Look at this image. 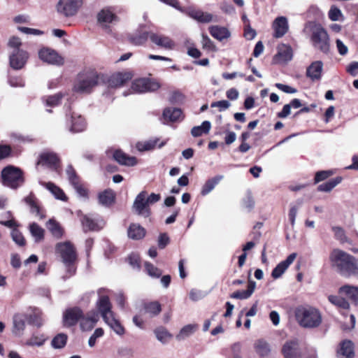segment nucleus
<instances>
[{"instance_id": "54", "label": "nucleus", "mask_w": 358, "mask_h": 358, "mask_svg": "<svg viewBox=\"0 0 358 358\" xmlns=\"http://www.w3.org/2000/svg\"><path fill=\"white\" fill-rule=\"evenodd\" d=\"M66 173L67 174L69 181L72 186L77 185V183L80 182L79 178L76 175V173L71 165H69L67 166Z\"/></svg>"}, {"instance_id": "9", "label": "nucleus", "mask_w": 358, "mask_h": 358, "mask_svg": "<svg viewBox=\"0 0 358 358\" xmlns=\"http://www.w3.org/2000/svg\"><path fill=\"white\" fill-rule=\"evenodd\" d=\"M160 84L152 79L138 78L132 83L131 89L137 93L151 92L157 90Z\"/></svg>"}, {"instance_id": "55", "label": "nucleus", "mask_w": 358, "mask_h": 358, "mask_svg": "<svg viewBox=\"0 0 358 358\" xmlns=\"http://www.w3.org/2000/svg\"><path fill=\"white\" fill-rule=\"evenodd\" d=\"M332 231H334V236L337 240L341 243L347 242V237L343 228L339 227H333Z\"/></svg>"}, {"instance_id": "62", "label": "nucleus", "mask_w": 358, "mask_h": 358, "mask_svg": "<svg viewBox=\"0 0 358 358\" xmlns=\"http://www.w3.org/2000/svg\"><path fill=\"white\" fill-rule=\"evenodd\" d=\"M220 9L224 13L227 15L236 14V9L234 6L232 4L226 1L221 3Z\"/></svg>"}, {"instance_id": "49", "label": "nucleus", "mask_w": 358, "mask_h": 358, "mask_svg": "<svg viewBox=\"0 0 358 358\" xmlns=\"http://www.w3.org/2000/svg\"><path fill=\"white\" fill-rule=\"evenodd\" d=\"M328 299L330 303L343 309H348L350 307L349 303L341 296L329 295Z\"/></svg>"}, {"instance_id": "27", "label": "nucleus", "mask_w": 358, "mask_h": 358, "mask_svg": "<svg viewBox=\"0 0 358 358\" xmlns=\"http://www.w3.org/2000/svg\"><path fill=\"white\" fill-rule=\"evenodd\" d=\"M354 344L352 341L345 340L340 344L337 352L338 358H354Z\"/></svg>"}, {"instance_id": "60", "label": "nucleus", "mask_w": 358, "mask_h": 358, "mask_svg": "<svg viewBox=\"0 0 358 358\" xmlns=\"http://www.w3.org/2000/svg\"><path fill=\"white\" fill-rule=\"evenodd\" d=\"M328 15L329 19L332 21H338L342 16V13L338 8L336 6H331L329 11Z\"/></svg>"}, {"instance_id": "48", "label": "nucleus", "mask_w": 358, "mask_h": 358, "mask_svg": "<svg viewBox=\"0 0 358 358\" xmlns=\"http://www.w3.org/2000/svg\"><path fill=\"white\" fill-rule=\"evenodd\" d=\"M64 94L59 92L52 96H48L43 98V101L46 106L54 107L59 104Z\"/></svg>"}, {"instance_id": "26", "label": "nucleus", "mask_w": 358, "mask_h": 358, "mask_svg": "<svg viewBox=\"0 0 358 358\" xmlns=\"http://www.w3.org/2000/svg\"><path fill=\"white\" fill-rule=\"evenodd\" d=\"M26 328V319L23 315L15 314L13 318V334L16 336H22Z\"/></svg>"}, {"instance_id": "40", "label": "nucleus", "mask_w": 358, "mask_h": 358, "mask_svg": "<svg viewBox=\"0 0 358 358\" xmlns=\"http://www.w3.org/2000/svg\"><path fill=\"white\" fill-rule=\"evenodd\" d=\"M182 116V110L176 108H168L163 112L164 120L170 122H176L180 120Z\"/></svg>"}, {"instance_id": "50", "label": "nucleus", "mask_w": 358, "mask_h": 358, "mask_svg": "<svg viewBox=\"0 0 358 358\" xmlns=\"http://www.w3.org/2000/svg\"><path fill=\"white\" fill-rule=\"evenodd\" d=\"M29 322L38 328L42 327L44 322L42 312L38 309L35 310L30 315Z\"/></svg>"}, {"instance_id": "23", "label": "nucleus", "mask_w": 358, "mask_h": 358, "mask_svg": "<svg viewBox=\"0 0 358 358\" xmlns=\"http://www.w3.org/2000/svg\"><path fill=\"white\" fill-rule=\"evenodd\" d=\"M99 320V313L95 310H91L87 313L86 316L83 317L80 319V326L82 330L89 331L91 330Z\"/></svg>"}, {"instance_id": "51", "label": "nucleus", "mask_w": 358, "mask_h": 358, "mask_svg": "<svg viewBox=\"0 0 358 358\" xmlns=\"http://www.w3.org/2000/svg\"><path fill=\"white\" fill-rule=\"evenodd\" d=\"M158 139L149 140L145 142H139L136 144L138 150L141 152L150 150L157 146Z\"/></svg>"}, {"instance_id": "39", "label": "nucleus", "mask_w": 358, "mask_h": 358, "mask_svg": "<svg viewBox=\"0 0 358 358\" xmlns=\"http://www.w3.org/2000/svg\"><path fill=\"white\" fill-rule=\"evenodd\" d=\"M198 329V325L194 324H189L184 326L176 335V338L180 341L185 340L192 336Z\"/></svg>"}, {"instance_id": "11", "label": "nucleus", "mask_w": 358, "mask_h": 358, "mask_svg": "<svg viewBox=\"0 0 358 358\" xmlns=\"http://www.w3.org/2000/svg\"><path fill=\"white\" fill-rule=\"evenodd\" d=\"M39 58L44 62L52 65L61 66L64 59L55 50L50 48H43L38 52Z\"/></svg>"}, {"instance_id": "24", "label": "nucleus", "mask_w": 358, "mask_h": 358, "mask_svg": "<svg viewBox=\"0 0 358 358\" xmlns=\"http://www.w3.org/2000/svg\"><path fill=\"white\" fill-rule=\"evenodd\" d=\"M272 27L274 31L273 36L275 38L282 37L289 29L287 19L283 16L276 17L273 22Z\"/></svg>"}, {"instance_id": "63", "label": "nucleus", "mask_w": 358, "mask_h": 358, "mask_svg": "<svg viewBox=\"0 0 358 358\" xmlns=\"http://www.w3.org/2000/svg\"><path fill=\"white\" fill-rule=\"evenodd\" d=\"M201 43L203 48H204V49L209 50H212L215 49V45H214L213 42L211 41V39L207 35H205V34L202 35V38H201Z\"/></svg>"}, {"instance_id": "5", "label": "nucleus", "mask_w": 358, "mask_h": 358, "mask_svg": "<svg viewBox=\"0 0 358 358\" xmlns=\"http://www.w3.org/2000/svg\"><path fill=\"white\" fill-rule=\"evenodd\" d=\"M310 31V42L313 47L324 54H328L330 50L329 37L324 28L320 24H314Z\"/></svg>"}, {"instance_id": "35", "label": "nucleus", "mask_w": 358, "mask_h": 358, "mask_svg": "<svg viewBox=\"0 0 358 358\" xmlns=\"http://www.w3.org/2000/svg\"><path fill=\"white\" fill-rule=\"evenodd\" d=\"M41 185L48 189L57 199L62 201H66L67 199V197L66 196L63 190L55 185L54 183L51 182H41Z\"/></svg>"}, {"instance_id": "6", "label": "nucleus", "mask_w": 358, "mask_h": 358, "mask_svg": "<svg viewBox=\"0 0 358 358\" xmlns=\"http://www.w3.org/2000/svg\"><path fill=\"white\" fill-rule=\"evenodd\" d=\"M3 185L16 189L24 183L23 173L21 169L13 166L5 167L1 171Z\"/></svg>"}, {"instance_id": "17", "label": "nucleus", "mask_w": 358, "mask_h": 358, "mask_svg": "<svg viewBox=\"0 0 358 358\" xmlns=\"http://www.w3.org/2000/svg\"><path fill=\"white\" fill-rule=\"evenodd\" d=\"M133 77L130 71L118 72L113 74L108 79V83L110 87L116 88L123 86Z\"/></svg>"}, {"instance_id": "52", "label": "nucleus", "mask_w": 358, "mask_h": 358, "mask_svg": "<svg viewBox=\"0 0 358 358\" xmlns=\"http://www.w3.org/2000/svg\"><path fill=\"white\" fill-rule=\"evenodd\" d=\"M256 352L260 356H266L270 352V348L268 344L264 341L259 340L255 344Z\"/></svg>"}, {"instance_id": "10", "label": "nucleus", "mask_w": 358, "mask_h": 358, "mask_svg": "<svg viewBox=\"0 0 358 358\" xmlns=\"http://www.w3.org/2000/svg\"><path fill=\"white\" fill-rule=\"evenodd\" d=\"M82 5L83 0H59L57 10L64 16H73L77 13Z\"/></svg>"}, {"instance_id": "43", "label": "nucleus", "mask_w": 358, "mask_h": 358, "mask_svg": "<svg viewBox=\"0 0 358 358\" xmlns=\"http://www.w3.org/2000/svg\"><path fill=\"white\" fill-rule=\"evenodd\" d=\"M342 181V178L340 176L336 177L334 178H332L329 180V181L320 184L317 187V190L319 192H331L336 185L340 184Z\"/></svg>"}, {"instance_id": "3", "label": "nucleus", "mask_w": 358, "mask_h": 358, "mask_svg": "<svg viewBox=\"0 0 358 358\" xmlns=\"http://www.w3.org/2000/svg\"><path fill=\"white\" fill-rule=\"evenodd\" d=\"M56 252L59 255L66 268V273L62 275L64 280L74 275L76 272L75 262L77 255L73 245L69 241L58 243L55 247Z\"/></svg>"}, {"instance_id": "64", "label": "nucleus", "mask_w": 358, "mask_h": 358, "mask_svg": "<svg viewBox=\"0 0 358 358\" xmlns=\"http://www.w3.org/2000/svg\"><path fill=\"white\" fill-rule=\"evenodd\" d=\"M128 261L129 264L136 269L140 268V257L138 255L132 253L128 257Z\"/></svg>"}, {"instance_id": "41", "label": "nucleus", "mask_w": 358, "mask_h": 358, "mask_svg": "<svg viewBox=\"0 0 358 358\" xmlns=\"http://www.w3.org/2000/svg\"><path fill=\"white\" fill-rule=\"evenodd\" d=\"M148 37H150V33L144 31L131 35L129 40L133 45H141L147 41Z\"/></svg>"}, {"instance_id": "44", "label": "nucleus", "mask_w": 358, "mask_h": 358, "mask_svg": "<svg viewBox=\"0 0 358 358\" xmlns=\"http://www.w3.org/2000/svg\"><path fill=\"white\" fill-rule=\"evenodd\" d=\"M211 128V124L209 121H204L201 125L192 127L191 134L194 137L201 136L203 134H208Z\"/></svg>"}, {"instance_id": "31", "label": "nucleus", "mask_w": 358, "mask_h": 358, "mask_svg": "<svg viewBox=\"0 0 358 358\" xmlns=\"http://www.w3.org/2000/svg\"><path fill=\"white\" fill-rule=\"evenodd\" d=\"M292 58V50L289 45L280 44L278 46V53L275 57L280 62H287Z\"/></svg>"}, {"instance_id": "8", "label": "nucleus", "mask_w": 358, "mask_h": 358, "mask_svg": "<svg viewBox=\"0 0 358 358\" xmlns=\"http://www.w3.org/2000/svg\"><path fill=\"white\" fill-rule=\"evenodd\" d=\"M118 21V17L115 15V8L113 7H105L97 13L98 24L106 31L110 32V24Z\"/></svg>"}, {"instance_id": "59", "label": "nucleus", "mask_w": 358, "mask_h": 358, "mask_svg": "<svg viewBox=\"0 0 358 358\" xmlns=\"http://www.w3.org/2000/svg\"><path fill=\"white\" fill-rule=\"evenodd\" d=\"M11 236L18 245L22 246L25 244L24 238L22 234L17 229H14L11 232Z\"/></svg>"}, {"instance_id": "29", "label": "nucleus", "mask_w": 358, "mask_h": 358, "mask_svg": "<svg viewBox=\"0 0 358 358\" xmlns=\"http://www.w3.org/2000/svg\"><path fill=\"white\" fill-rule=\"evenodd\" d=\"M208 30L210 35L220 41L227 39L231 36L229 30L224 27L213 25L208 28Z\"/></svg>"}, {"instance_id": "47", "label": "nucleus", "mask_w": 358, "mask_h": 358, "mask_svg": "<svg viewBox=\"0 0 358 358\" xmlns=\"http://www.w3.org/2000/svg\"><path fill=\"white\" fill-rule=\"evenodd\" d=\"M67 338L66 334L63 333L58 334L52 338L51 345L55 349L63 348L66 344Z\"/></svg>"}, {"instance_id": "58", "label": "nucleus", "mask_w": 358, "mask_h": 358, "mask_svg": "<svg viewBox=\"0 0 358 358\" xmlns=\"http://www.w3.org/2000/svg\"><path fill=\"white\" fill-rule=\"evenodd\" d=\"M103 335V330L101 328H97L94 331L93 334L90 337L88 344L90 347L92 348L95 345L96 339Z\"/></svg>"}, {"instance_id": "61", "label": "nucleus", "mask_w": 358, "mask_h": 358, "mask_svg": "<svg viewBox=\"0 0 358 358\" xmlns=\"http://www.w3.org/2000/svg\"><path fill=\"white\" fill-rule=\"evenodd\" d=\"M231 103L227 100L214 101L211 103V108H218L220 111H223L229 108Z\"/></svg>"}, {"instance_id": "38", "label": "nucleus", "mask_w": 358, "mask_h": 358, "mask_svg": "<svg viewBox=\"0 0 358 358\" xmlns=\"http://www.w3.org/2000/svg\"><path fill=\"white\" fill-rule=\"evenodd\" d=\"M222 178L223 176L218 175L206 180V182L202 187L201 194L203 196L209 194L215 187V186L222 180Z\"/></svg>"}, {"instance_id": "7", "label": "nucleus", "mask_w": 358, "mask_h": 358, "mask_svg": "<svg viewBox=\"0 0 358 358\" xmlns=\"http://www.w3.org/2000/svg\"><path fill=\"white\" fill-rule=\"evenodd\" d=\"M98 299L96 302V312L101 315L103 320L114 315L112 310V303L108 294V290L100 288L97 290Z\"/></svg>"}, {"instance_id": "1", "label": "nucleus", "mask_w": 358, "mask_h": 358, "mask_svg": "<svg viewBox=\"0 0 358 358\" xmlns=\"http://www.w3.org/2000/svg\"><path fill=\"white\" fill-rule=\"evenodd\" d=\"M329 261L331 267L341 275L358 278V260L352 255L336 248L330 252Z\"/></svg>"}, {"instance_id": "57", "label": "nucleus", "mask_w": 358, "mask_h": 358, "mask_svg": "<svg viewBox=\"0 0 358 358\" xmlns=\"http://www.w3.org/2000/svg\"><path fill=\"white\" fill-rule=\"evenodd\" d=\"M333 173H334L333 171H330V170L317 171L315 173V179H314L315 183H318L321 181L326 180L327 178H328L329 177L332 176Z\"/></svg>"}, {"instance_id": "13", "label": "nucleus", "mask_w": 358, "mask_h": 358, "mask_svg": "<svg viewBox=\"0 0 358 358\" xmlns=\"http://www.w3.org/2000/svg\"><path fill=\"white\" fill-rule=\"evenodd\" d=\"M81 222L85 231H98L105 225V222L102 218L100 217H93L91 215H84Z\"/></svg>"}, {"instance_id": "2", "label": "nucleus", "mask_w": 358, "mask_h": 358, "mask_svg": "<svg viewBox=\"0 0 358 358\" xmlns=\"http://www.w3.org/2000/svg\"><path fill=\"white\" fill-rule=\"evenodd\" d=\"M294 315L299 324L306 329L317 328L322 322L320 311L313 306H299L295 309Z\"/></svg>"}, {"instance_id": "46", "label": "nucleus", "mask_w": 358, "mask_h": 358, "mask_svg": "<svg viewBox=\"0 0 358 358\" xmlns=\"http://www.w3.org/2000/svg\"><path fill=\"white\" fill-rule=\"evenodd\" d=\"M29 231L36 242H39L44 238V229L38 224L33 222L29 225Z\"/></svg>"}, {"instance_id": "16", "label": "nucleus", "mask_w": 358, "mask_h": 358, "mask_svg": "<svg viewBox=\"0 0 358 358\" xmlns=\"http://www.w3.org/2000/svg\"><path fill=\"white\" fill-rule=\"evenodd\" d=\"M69 116V131L73 133H79L85 130L87 124L86 122L80 115L73 112L66 115Z\"/></svg>"}, {"instance_id": "22", "label": "nucleus", "mask_w": 358, "mask_h": 358, "mask_svg": "<svg viewBox=\"0 0 358 358\" xmlns=\"http://www.w3.org/2000/svg\"><path fill=\"white\" fill-rule=\"evenodd\" d=\"M185 13L191 18L196 20L199 22L201 23H208L213 20V15L208 13L203 12L201 10H196L193 8H188L186 10H183L181 11Z\"/></svg>"}, {"instance_id": "34", "label": "nucleus", "mask_w": 358, "mask_h": 358, "mask_svg": "<svg viewBox=\"0 0 358 358\" xmlns=\"http://www.w3.org/2000/svg\"><path fill=\"white\" fill-rule=\"evenodd\" d=\"M103 321L117 335L122 336L124 334V328L121 324L120 322L115 317V314L103 320Z\"/></svg>"}, {"instance_id": "14", "label": "nucleus", "mask_w": 358, "mask_h": 358, "mask_svg": "<svg viewBox=\"0 0 358 358\" xmlns=\"http://www.w3.org/2000/svg\"><path fill=\"white\" fill-rule=\"evenodd\" d=\"M28 59V53L21 49L13 50L10 55V65L14 69H22Z\"/></svg>"}, {"instance_id": "4", "label": "nucleus", "mask_w": 358, "mask_h": 358, "mask_svg": "<svg viewBox=\"0 0 358 358\" xmlns=\"http://www.w3.org/2000/svg\"><path fill=\"white\" fill-rule=\"evenodd\" d=\"M101 76L94 69H86L78 74L74 85L73 91L80 94H89L97 86Z\"/></svg>"}, {"instance_id": "42", "label": "nucleus", "mask_w": 358, "mask_h": 358, "mask_svg": "<svg viewBox=\"0 0 358 358\" xmlns=\"http://www.w3.org/2000/svg\"><path fill=\"white\" fill-rule=\"evenodd\" d=\"M46 339V337L43 334H33L24 344L29 347H41L45 343Z\"/></svg>"}, {"instance_id": "45", "label": "nucleus", "mask_w": 358, "mask_h": 358, "mask_svg": "<svg viewBox=\"0 0 358 358\" xmlns=\"http://www.w3.org/2000/svg\"><path fill=\"white\" fill-rule=\"evenodd\" d=\"M143 308L145 313L151 316L157 315L162 310L161 305L157 301L145 303Z\"/></svg>"}, {"instance_id": "12", "label": "nucleus", "mask_w": 358, "mask_h": 358, "mask_svg": "<svg viewBox=\"0 0 358 358\" xmlns=\"http://www.w3.org/2000/svg\"><path fill=\"white\" fill-rule=\"evenodd\" d=\"M83 311L80 308H71L63 314V323L64 327H72L76 324L78 320L83 317Z\"/></svg>"}, {"instance_id": "21", "label": "nucleus", "mask_w": 358, "mask_h": 358, "mask_svg": "<svg viewBox=\"0 0 358 358\" xmlns=\"http://www.w3.org/2000/svg\"><path fill=\"white\" fill-rule=\"evenodd\" d=\"M296 256V253H292L287 257L285 260L280 262L272 271V278L274 279L280 278L288 268V267L294 262Z\"/></svg>"}, {"instance_id": "37", "label": "nucleus", "mask_w": 358, "mask_h": 358, "mask_svg": "<svg viewBox=\"0 0 358 358\" xmlns=\"http://www.w3.org/2000/svg\"><path fill=\"white\" fill-rule=\"evenodd\" d=\"M46 227L54 237L57 238L62 237L64 229L61 227L60 224L55 219H50L46 224Z\"/></svg>"}, {"instance_id": "20", "label": "nucleus", "mask_w": 358, "mask_h": 358, "mask_svg": "<svg viewBox=\"0 0 358 358\" xmlns=\"http://www.w3.org/2000/svg\"><path fill=\"white\" fill-rule=\"evenodd\" d=\"M323 71V62L322 61L313 62L306 69V75L313 82L318 81L322 78Z\"/></svg>"}, {"instance_id": "33", "label": "nucleus", "mask_w": 358, "mask_h": 358, "mask_svg": "<svg viewBox=\"0 0 358 358\" xmlns=\"http://www.w3.org/2000/svg\"><path fill=\"white\" fill-rule=\"evenodd\" d=\"M127 233L129 238L139 240L145 236V229L138 224H131Z\"/></svg>"}, {"instance_id": "15", "label": "nucleus", "mask_w": 358, "mask_h": 358, "mask_svg": "<svg viewBox=\"0 0 358 358\" xmlns=\"http://www.w3.org/2000/svg\"><path fill=\"white\" fill-rule=\"evenodd\" d=\"M38 163L56 171H58L60 164L58 156L52 152L41 153Z\"/></svg>"}, {"instance_id": "53", "label": "nucleus", "mask_w": 358, "mask_h": 358, "mask_svg": "<svg viewBox=\"0 0 358 358\" xmlns=\"http://www.w3.org/2000/svg\"><path fill=\"white\" fill-rule=\"evenodd\" d=\"M145 271L152 278H158L161 276L162 272L157 267L150 262H145Z\"/></svg>"}, {"instance_id": "18", "label": "nucleus", "mask_w": 358, "mask_h": 358, "mask_svg": "<svg viewBox=\"0 0 358 358\" xmlns=\"http://www.w3.org/2000/svg\"><path fill=\"white\" fill-rule=\"evenodd\" d=\"M146 192L143 191L140 192L136 197L134 202L133 208L138 215L148 217L150 215V210L148 208V202L145 200Z\"/></svg>"}, {"instance_id": "36", "label": "nucleus", "mask_w": 358, "mask_h": 358, "mask_svg": "<svg viewBox=\"0 0 358 358\" xmlns=\"http://www.w3.org/2000/svg\"><path fill=\"white\" fill-rule=\"evenodd\" d=\"M24 202L29 206L30 210L41 219L45 217V215L41 212V208L38 205L34 196L31 194L24 199Z\"/></svg>"}, {"instance_id": "56", "label": "nucleus", "mask_w": 358, "mask_h": 358, "mask_svg": "<svg viewBox=\"0 0 358 358\" xmlns=\"http://www.w3.org/2000/svg\"><path fill=\"white\" fill-rule=\"evenodd\" d=\"M155 333L157 338L162 343L166 342L167 339L171 336V334L164 328L156 329Z\"/></svg>"}, {"instance_id": "32", "label": "nucleus", "mask_w": 358, "mask_h": 358, "mask_svg": "<svg viewBox=\"0 0 358 358\" xmlns=\"http://www.w3.org/2000/svg\"><path fill=\"white\" fill-rule=\"evenodd\" d=\"M339 293L358 304V287L345 285L339 288Z\"/></svg>"}, {"instance_id": "25", "label": "nucleus", "mask_w": 358, "mask_h": 358, "mask_svg": "<svg viewBox=\"0 0 358 358\" xmlns=\"http://www.w3.org/2000/svg\"><path fill=\"white\" fill-rule=\"evenodd\" d=\"M150 39L156 45L165 49L171 50L175 46L174 42L169 36L162 34L150 32Z\"/></svg>"}, {"instance_id": "19", "label": "nucleus", "mask_w": 358, "mask_h": 358, "mask_svg": "<svg viewBox=\"0 0 358 358\" xmlns=\"http://www.w3.org/2000/svg\"><path fill=\"white\" fill-rule=\"evenodd\" d=\"M282 351L285 358H301V350L297 341L286 342Z\"/></svg>"}, {"instance_id": "30", "label": "nucleus", "mask_w": 358, "mask_h": 358, "mask_svg": "<svg viewBox=\"0 0 358 358\" xmlns=\"http://www.w3.org/2000/svg\"><path fill=\"white\" fill-rule=\"evenodd\" d=\"M98 200L99 204L105 207H109L115 202V194L114 191L110 189H105L104 191L99 193Z\"/></svg>"}, {"instance_id": "28", "label": "nucleus", "mask_w": 358, "mask_h": 358, "mask_svg": "<svg viewBox=\"0 0 358 358\" xmlns=\"http://www.w3.org/2000/svg\"><path fill=\"white\" fill-rule=\"evenodd\" d=\"M113 157L114 159L121 165L133 166L137 164V159L135 157H130L120 150H115Z\"/></svg>"}]
</instances>
